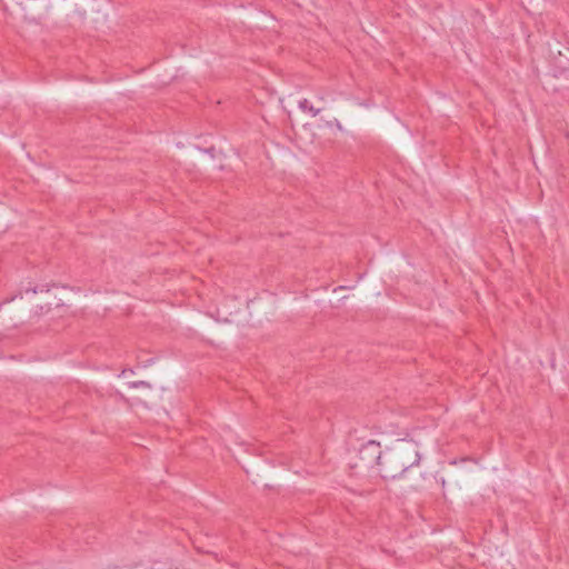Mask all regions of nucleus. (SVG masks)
<instances>
[{
  "label": "nucleus",
  "mask_w": 569,
  "mask_h": 569,
  "mask_svg": "<svg viewBox=\"0 0 569 569\" xmlns=\"http://www.w3.org/2000/svg\"><path fill=\"white\" fill-rule=\"evenodd\" d=\"M420 460L421 455L417 442L397 439L392 446L383 450L381 477L392 480L406 478L419 467Z\"/></svg>",
  "instance_id": "obj_1"
},
{
  "label": "nucleus",
  "mask_w": 569,
  "mask_h": 569,
  "mask_svg": "<svg viewBox=\"0 0 569 569\" xmlns=\"http://www.w3.org/2000/svg\"><path fill=\"white\" fill-rule=\"evenodd\" d=\"M299 108L303 111L310 112L312 117L318 116L320 112V109L315 108L307 99L299 101Z\"/></svg>",
  "instance_id": "obj_4"
},
{
  "label": "nucleus",
  "mask_w": 569,
  "mask_h": 569,
  "mask_svg": "<svg viewBox=\"0 0 569 569\" xmlns=\"http://www.w3.org/2000/svg\"><path fill=\"white\" fill-rule=\"evenodd\" d=\"M150 569H171L170 567L166 566V565H160V563H153Z\"/></svg>",
  "instance_id": "obj_7"
},
{
  "label": "nucleus",
  "mask_w": 569,
  "mask_h": 569,
  "mask_svg": "<svg viewBox=\"0 0 569 569\" xmlns=\"http://www.w3.org/2000/svg\"><path fill=\"white\" fill-rule=\"evenodd\" d=\"M17 3L24 11L26 17H31L36 20L41 18L49 9V0H16Z\"/></svg>",
  "instance_id": "obj_3"
},
{
  "label": "nucleus",
  "mask_w": 569,
  "mask_h": 569,
  "mask_svg": "<svg viewBox=\"0 0 569 569\" xmlns=\"http://www.w3.org/2000/svg\"><path fill=\"white\" fill-rule=\"evenodd\" d=\"M382 455L383 451L380 449V443L375 440H369L362 445L358 452L359 460L365 468L379 466L380 471L382 470Z\"/></svg>",
  "instance_id": "obj_2"
},
{
  "label": "nucleus",
  "mask_w": 569,
  "mask_h": 569,
  "mask_svg": "<svg viewBox=\"0 0 569 569\" xmlns=\"http://www.w3.org/2000/svg\"><path fill=\"white\" fill-rule=\"evenodd\" d=\"M129 388H140V387H143V388H151V383H149L148 381H144V380H139V381H131L128 383Z\"/></svg>",
  "instance_id": "obj_6"
},
{
  "label": "nucleus",
  "mask_w": 569,
  "mask_h": 569,
  "mask_svg": "<svg viewBox=\"0 0 569 569\" xmlns=\"http://www.w3.org/2000/svg\"><path fill=\"white\" fill-rule=\"evenodd\" d=\"M49 291V287L48 284H39V286H31L29 284L28 287H26V292H32V293H38V292H48Z\"/></svg>",
  "instance_id": "obj_5"
},
{
  "label": "nucleus",
  "mask_w": 569,
  "mask_h": 569,
  "mask_svg": "<svg viewBox=\"0 0 569 569\" xmlns=\"http://www.w3.org/2000/svg\"><path fill=\"white\" fill-rule=\"evenodd\" d=\"M152 361H153L152 359H148V360L144 362L143 367H147V366L151 365V363H152Z\"/></svg>",
  "instance_id": "obj_8"
},
{
  "label": "nucleus",
  "mask_w": 569,
  "mask_h": 569,
  "mask_svg": "<svg viewBox=\"0 0 569 569\" xmlns=\"http://www.w3.org/2000/svg\"><path fill=\"white\" fill-rule=\"evenodd\" d=\"M62 303L60 302V300L58 302H56V307H59L61 306Z\"/></svg>",
  "instance_id": "obj_9"
}]
</instances>
